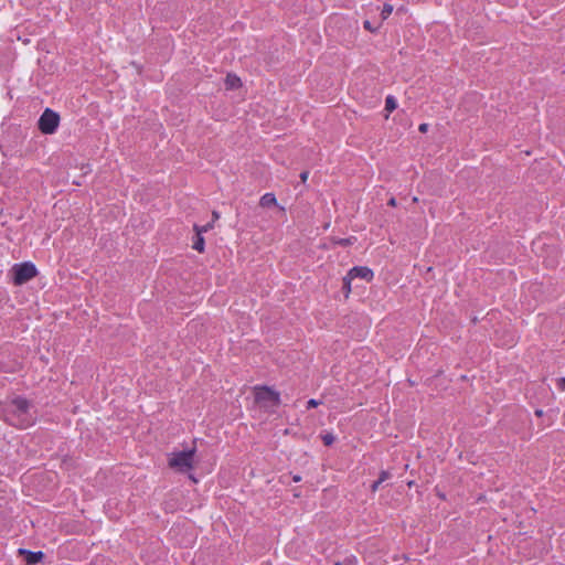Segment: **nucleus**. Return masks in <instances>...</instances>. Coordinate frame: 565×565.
Wrapping results in <instances>:
<instances>
[{
	"label": "nucleus",
	"mask_w": 565,
	"mask_h": 565,
	"mask_svg": "<svg viewBox=\"0 0 565 565\" xmlns=\"http://www.w3.org/2000/svg\"><path fill=\"white\" fill-rule=\"evenodd\" d=\"M31 404L28 399L15 397L3 405V419L11 426L26 428L34 423V416L31 412Z\"/></svg>",
	"instance_id": "nucleus-1"
},
{
	"label": "nucleus",
	"mask_w": 565,
	"mask_h": 565,
	"mask_svg": "<svg viewBox=\"0 0 565 565\" xmlns=\"http://www.w3.org/2000/svg\"><path fill=\"white\" fill-rule=\"evenodd\" d=\"M11 271L13 275V282L17 286H21L30 281L38 274L36 267L30 262L15 264Z\"/></svg>",
	"instance_id": "nucleus-2"
},
{
	"label": "nucleus",
	"mask_w": 565,
	"mask_h": 565,
	"mask_svg": "<svg viewBox=\"0 0 565 565\" xmlns=\"http://www.w3.org/2000/svg\"><path fill=\"white\" fill-rule=\"evenodd\" d=\"M195 450H184L172 454L169 459V466L180 472H185L193 467V456Z\"/></svg>",
	"instance_id": "nucleus-3"
},
{
	"label": "nucleus",
	"mask_w": 565,
	"mask_h": 565,
	"mask_svg": "<svg viewBox=\"0 0 565 565\" xmlns=\"http://www.w3.org/2000/svg\"><path fill=\"white\" fill-rule=\"evenodd\" d=\"M60 124V116L54 110L46 108L39 119V129L46 135L54 134Z\"/></svg>",
	"instance_id": "nucleus-4"
},
{
	"label": "nucleus",
	"mask_w": 565,
	"mask_h": 565,
	"mask_svg": "<svg viewBox=\"0 0 565 565\" xmlns=\"http://www.w3.org/2000/svg\"><path fill=\"white\" fill-rule=\"evenodd\" d=\"M256 399L258 402H268L271 406H277L280 403L279 394L268 387L258 390Z\"/></svg>",
	"instance_id": "nucleus-5"
},
{
	"label": "nucleus",
	"mask_w": 565,
	"mask_h": 565,
	"mask_svg": "<svg viewBox=\"0 0 565 565\" xmlns=\"http://www.w3.org/2000/svg\"><path fill=\"white\" fill-rule=\"evenodd\" d=\"M353 279L361 278L366 281H370L373 278V271L369 267L356 266L349 270L348 273Z\"/></svg>",
	"instance_id": "nucleus-6"
},
{
	"label": "nucleus",
	"mask_w": 565,
	"mask_h": 565,
	"mask_svg": "<svg viewBox=\"0 0 565 565\" xmlns=\"http://www.w3.org/2000/svg\"><path fill=\"white\" fill-rule=\"evenodd\" d=\"M19 553L24 555V559H25L26 564H29V565H34V564L39 563L44 556V554L42 552H31V551L23 550V548H20Z\"/></svg>",
	"instance_id": "nucleus-7"
},
{
	"label": "nucleus",
	"mask_w": 565,
	"mask_h": 565,
	"mask_svg": "<svg viewBox=\"0 0 565 565\" xmlns=\"http://www.w3.org/2000/svg\"><path fill=\"white\" fill-rule=\"evenodd\" d=\"M194 230H195V237H194V241L192 244V248L198 250L199 253H203L204 252V238L202 235V230H200L198 225H194Z\"/></svg>",
	"instance_id": "nucleus-8"
},
{
	"label": "nucleus",
	"mask_w": 565,
	"mask_h": 565,
	"mask_svg": "<svg viewBox=\"0 0 565 565\" xmlns=\"http://www.w3.org/2000/svg\"><path fill=\"white\" fill-rule=\"evenodd\" d=\"M277 204L276 196L273 193H265L259 201L262 207H270Z\"/></svg>",
	"instance_id": "nucleus-9"
},
{
	"label": "nucleus",
	"mask_w": 565,
	"mask_h": 565,
	"mask_svg": "<svg viewBox=\"0 0 565 565\" xmlns=\"http://www.w3.org/2000/svg\"><path fill=\"white\" fill-rule=\"evenodd\" d=\"M225 85L227 89H234L241 86V78L236 75L228 74L225 78Z\"/></svg>",
	"instance_id": "nucleus-10"
},
{
	"label": "nucleus",
	"mask_w": 565,
	"mask_h": 565,
	"mask_svg": "<svg viewBox=\"0 0 565 565\" xmlns=\"http://www.w3.org/2000/svg\"><path fill=\"white\" fill-rule=\"evenodd\" d=\"M397 107V104H396V100L393 96H387L386 99H385V110L387 113H392L393 110H395Z\"/></svg>",
	"instance_id": "nucleus-11"
},
{
	"label": "nucleus",
	"mask_w": 565,
	"mask_h": 565,
	"mask_svg": "<svg viewBox=\"0 0 565 565\" xmlns=\"http://www.w3.org/2000/svg\"><path fill=\"white\" fill-rule=\"evenodd\" d=\"M392 12H393V6L385 3L383 6L382 12H381L382 20H386L391 15Z\"/></svg>",
	"instance_id": "nucleus-12"
},
{
	"label": "nucleus",
	"mask_w": 565,
	"mask_h": 565,
	"mask_svg": "<svg viewBox=\"0 0 565 565\" xmlns=\"http://www.w3.org/2000/svg\"><path fill=\"white\" fill-rule=\"evenodd\" d=\"M352 277L348 274L344 278H343V290L345 292V295L348 296V294L351 291V281H352Z\"/></svg>",
	"instance_id": "nucleus-13"
},
{
	"label": "nucleus",
	"mask_w": 565,
	"mask_h": 565,
	"mask_svg": "<svg viewBox=\"0 0 565 565\" xmlns=\"http://www.w3.org/2000/svg\"><path fill=\"white\" fill-rule=\"evenodd\" d=\"M334 439L335 438H334V436L332 434H326V435L322 436V440H323V444L326 446L332 445Z\"/></svg>",
	"instance_id": "nucleus-14"
},
{
	"label": "nucleus",
	"mask_w": 565,
	"mask_h": 565,
	"mask_svg": "<svg viewBox=\"0 0 565 565\" xmlns=\"http://www.w3.org/2000/svg\"><path fill=\"white\" fill-rule=\"evenodd\" d=\"M390 477H391L390 472L382 471L380 475V478H379V482L382 483V482L386 481Z\"/></svg>",
	"instance_id": "nucleus-15"
},
{
	"label": "nucleus",
	"mask_w": 565,
	"mask_h": 565,
	"mask_svg": "<svg viewBox=\"0 0 565 565\" xmlns=\"http://www.w3.org/2000/svg\"><path fill=\"white\" fill-rule=\"evenodd\" d=\"M319 404H320V402H319V401H317V399H313V398H312V399H309V401L307 402V408L317 407Z\"/></svg>",
	"instance_id": "nucleus-16"
},
{
	"label": "nucleus",
	"mask_w": 565,
	"mask_h": 565,
	"mask_svg": "<svg viewBox=\"0 0 565 565\" xmlns=\"http://www.w3.org/2000/svg\"><path fill=\"white\" fill-rule=\"evenodd\" d=\"M364 28L371 32H375L377 28H373L370 21L364 22Z\"/></svg>",
	"instance_id": "nucleus-17"
},
{
	"label": "nucleus",
	"mask_w": 565,
	"mask_h": 565,
	"mask_svg": "<svg viewBox=\"0 0 565 565\" xmlns=\"http://www.w3.org/2000/svg\"><path fill=\"white\" fill-rule=\"evenodd\" d=\"M212 226H213L212 223H207L204 226H199V228L202 230V234H203V233L207 232L209 230H211Z\"/></svg>",
	"instance_id": "nucleus-18"
},
{
	"label": "nucleus",
	"mask_w": 565,
	"mask_h": 565,
	"mask_svg": "<svg viewBox=\"0 0 565 565\" xmlns=\"http://www.w3.org/2000/svg\"><path fill=\"white\" fill-rule=\"evenodd\" d=\"M557 386L559 390L565 391V377L558 380Z\"/></svg>",
	"instance_id": "nucleus-19"
},
{
	"label": "nucleus",
	"mask_w": 565,
	"mask_h": 565,
	"mask_svg": "<svg viewBox=\"0 0 565 565\" xmlns=\"http://www.w3.org/2000/svg\"><path fill=\"white\" fill-rule=\"evenodd\" d=\"M308 175H309V172H308V171H303V172H301V173H300V180H301V182H303V183H305V182L307 181V179H308Z\"/></svg>",
	"instance_id": "nucleus-20"
},
{
	"label": "nucleus",
	"mask_w": 565,
	"mask_h": 565,
	"mask_svg": "<svg viewBox=\"0 0 565 565\" xmlns=\"http://www.w3.org/2000/svg\"><path fill=\"white\" fill-rule=\"evenodd\" d=\"M418 129L420 132H426L428 130V124H420Z\"/></svg>",
	"instance_id": "nucleus-21"
},
{
	"label": "nucleus",
	"mask_w": 565,
	"mask_h": 565,
	"mask_svg": "<svg viewBox=\"0 0 565 565\" xmlns=\"http://www.w3.org/2000/svg\"><path fill=\"white\" fill-rule=\"evenodd\" d=\"M380 484L381 482H379V479L375 482H373L371 487L372 491L375 492L379 489Z\"/></svg>",
	"instance_id": "nucleus-22"
},
{
	"label": "nucleus",
	"mask_w": 565,
	"mask_h": 565,
	"mask_svg": "<svg viewBox=\"0 0 565 565\" xmlns=\"http://www.w3.org/2000/svg\"><path fill=\"white\" fill-rule=\"evenodd\" d=\"M387 204H388L390 206H393V207H394V206H396V200H395V198H391V199L388 200Z\"/></svg>",
	"instance_id": "nucleus-23"
},
{
	"label": "nucleus",
	"mask_w": 565,
	"mask_h": 565,
	"mask_svg": "<svg viewBox=\"0 0 565 565\" xmlns=\"http://www.w3.org/2000/svg\"><path fill=\"white\" fill-rule=\"evenodd\" d=\"M212 217H213V221L218 220L220 218V214L216 211H213Z\"/></svg>",
	"instance_id": "nucleus-24"
},
{
	"label": "nucleus",
	"mask_w": 565,
	"mask_h": 565,
	"mask_svg": "<svg viewBox=\"0 0 565 565\" xmlns=\"http://www.w3.org/2000/svg\"><path fill=\"white\" fill-rule=\"evenodd\" d=\"M292 480H294L295 482H299V481L301 480V477H300V476H294V477H292Z\"/></svg>",
	"instance_id": "nucleus-25"
},
{
	"label": "nucleus",
	"mask_w": 565,
	"mask_h": 565,
	"mask_svg": "<svg viewBox=\"0 0 565 565\" xmlns=\"http://www.w3.org/2000/svg\"><path fill=\"white\" fill-rule=\"evenodd\" d=\"M542 414H543V412H542L541 409H536V411H535V415H536V416H542Z\"/></svg>",
	"instance_id": "nucleus-26"
},
{
	"label": "nucleus",
	"mask_w": 565,
	"mask_h": 565,
	"mask_svg": "<svg viewBox=\"0 0 565 565\" xmlns=\"http://www.w3.org/2000/svg\"><path fill=\"white\" fill-rule=\"evenodd\" d=\"M335 565H341V563L338 562V563H335Z\"/></svg>",
	"instance_id": "nucleus-27"
}]
</instances>
